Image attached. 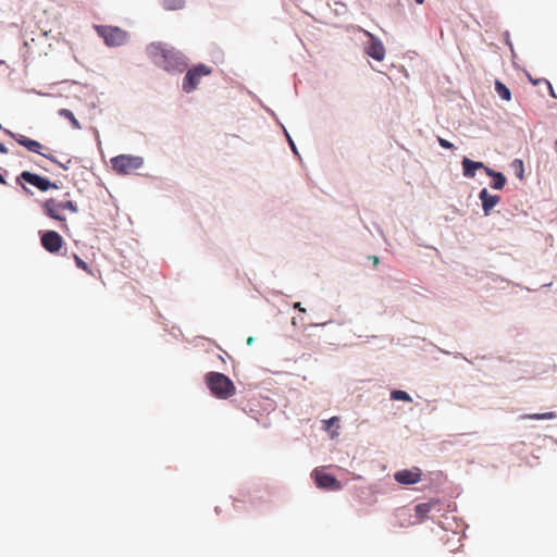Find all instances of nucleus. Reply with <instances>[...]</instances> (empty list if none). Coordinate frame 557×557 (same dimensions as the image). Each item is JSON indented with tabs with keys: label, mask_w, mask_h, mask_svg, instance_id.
I'll return each instance as SVG.
<instances>
[{
	"label": "nucleus",
	"mask_w": 557,
	"mask_h": 557,
	"mask_svg": "<svg viewBox=\"0 0 557 557\" xmlns=\"http://www.w3.org/2000/svg\"><path fill=\"white\" fill-rule=\"evenodd\" d=\"M0 183L5 185L7 184V181L4 180V177L0 174Z\"/></svg>",
	"instance_id": "nucleus-31"
},
{
	"label": "nucleus",
	"mask_w": 557,
	"mask_h": 557,
	"mask_svg": "<svg viewBox=\"0 0 557 557\" xmlns=\"http://www.w3.org/2000/svg\"><path fill=\"white\" fill-rule=\"evenodd\" d=\"M417 3L422 4L424 0H416Z\"/></svg>",
	"instance_id": "nucleus-33"
},
{
	"label": "nucleus",
	"mask_w": 557,
	"mask_h": 557,
	"mask_svg": "<svg viewBox=\"0 0 557 557\" xmlns=\"http://www.w3.org/2000/svg\"><path fill=\"white\" fill-rule=\"evenodd\" d=\"M461 164H462V169H463V175L469 178L474 177L476 170H479V169L484 170V168H486L483 162L472 161L466 157L462 159Z\"/></svg>",
	"instance_id": "nucleus-14"
},
{
	"label": "nucleus",
	"mask_w": 557,
	"mask_h": 557,
	"mask_svg": "<svg viewBox=\"0 0 557 557\" xmlns=\"http://www.w3.org/2000/svg\"><path fill=\"white\" fill-rule=\"evenodd\" d=\"M42 209L47 216H49L53 220H57L59 222H62V227L67 228V225L65 223L66 219L62 215L63 209L59 201H57L53 198L47 199L42 203Z\"/></svg>",
	"instance_id": "nucleus-12"
},
{
	"label": "nucleus",
	"mask_w": 557,
	"mask_h": 557,
	"mask_svg": "<svg viewBox=\"0 0 557 557\" xmlns=\"http://www.w3.org/2000/svg\"><path fill=\"white\" fill-rule=\"evenodd\" d=\"M336 435H337V433H336V432H333V433L331 434V437H334V436H336Z\"/></svg>",
	"instance_id": "nucleus-35"
},
{
	"label": "nucleus",
	"mask_w": 557,
	"mask_h": 557,
	"mask_svg": "<svg viewBox=\"0 0 557 557\" xmlns=\"http://www.w3.org/2000/svg\"><path fill=\"white\" fill-rule=\"evenodd\" d=\"M540 81H532L533 85H537Z\"/></svg>",
	"instance_id": "nucleus-34"
},
{
	"label": "nucleus",
	"mask_w": 557,
	"mask_h": 557,
	"mask_svg": "<svg viewBox=\"0 0 557 557\" xmlns=\"http://www.w3.org/2000/svg\"><path fill=\"white\" fill-rule=\"evenodd\" d=\"M252 342H253V338L252 337H248L247 344L250 345Z\"/></svg>",
	"instance_id": "nucleus-32"
},
{
	"label": "nucleus",
	"mask_w": 557,
	"mask_h": 557,
	"mask_svg": "<svg viewBox=\"0 0 557 557\" xmlns=\"http://www.w3.org/2000/svg\"><path fill=\"white\" fill-rule=\"evenodd\" d=\"M164 8L170 10H177L183 8L184 0H162Z\"/></svg>",
	"instance_id": "nucleus-21"
},
{
	"label": "nucleus",
	"mask_w": 557,
	"mask_h": 557,
	"mask_svg": "<svg viewBox=\"0 0 557 557\" xmlns=\"http://www.w3.org/2000/svg\"><path fill=\"white\" fill-rule=\"evenodd\" d=\"M364 35L369 37V44L366 47V53L376 61H383L385 58V48L383 42L368 30H363Z\"/></svg>",
	"instance_id": "nucleus-9"
},
{
	"label": "nucleus",
	"mask_w": 557,
	"mask_h": 557,
	"mask_svg": "<svg viewBox=\"0 0 557 557\" xmlns=\"http://www.w3.org/2000/svg\"><path fill=\"white\" fill-rule=\"evenodd\" d=\"M0 153H8V149L4 144L0 143Z\"/></svg>",
	"instance_id": "nucleus-28"
},
{
	"label": "nucleus",
	"mask_w": 557,
	"mask_h": 557,
	"mask_svg": "<svg viewBox=\"0 0 557 557\" xmlns=\"http://www.w3.org/2000/svg\"><path fill=\"white\" fill-rule=\"evenodd\" d=\"M113 170L119 174H131L143 165L139 157L121 154L111 160Z\"/></svg>",
	"instance_id": "nucleus-4"
},
{
	"label": "nucleus",
	"mask_w": 557,
	"mask_h": 557,
	"mask_svg": "<svg viewBox=\"0 0 557 557\" xmlns=\"http://www.w3.org/2000/svg\"><path fill=\"white\" fill-rule=\"evenodd\" d=\"M312 475L315 480L317 486L330 491H338L342 488V484L335 476L324 472L322 469H314Z\"/></svg>",
	"instance_id": "nucleus-8"
},
{
	"label": "nucleus",
	"mask_w": 557,
	"mask_h": 557,
	"mask_svg": "<svg viewBox=\"0 0 557 557\" xmlns=\"http://www.w3.org/2000/svg\"><path fill=\"white\" fill-rule=\"evenodd\" d=\"M515 163H518V165L520 168V172H519L518 176L520 178H523V163H522V161L521 160H515Z\"/></svg>",
	"instance_id": "nucleus-26"
},
{
	"label": "nucleus",
	"mask_w": 557,
	"mask_h": 557,
	"mask_svg": "<svg viewBox=\"0 0 557 557\" xmlns=\"http://www.w3.org/2000/svg\"><path fill=\"white\" fill-rule=\"evenodd\" d=\"M484 171L485 173L493 177L494 181L492 183V187L494 189H503L505 184H506V177L504 176L503 173L500 172H495L494 170L490 169V168H484Z\"/></svg>",
	"instance_id": "nucleus-15"
},
{
	"label": "nucleus",
	"mask_w": 557,
	"mask_h": 557,
	"mask_svg": "<svg viewBox=\"0 0 557 557\" xmlns=\"http://www.w3.org/2000/svg\"><path fill=\"white\" fill-rule=\"evenodd\" d=\"M18 183L24 181L35 187H37L41 191H47L50 188H57V185L52 183L47 177H42L35 173L23 171L16 180Z\"/></svg>",
	"instance_id": "nucleus-7"
},
{
	"label": "nucleus",
	"mask_w": 557,
	"mask_h": 557,
	"mask_svg": "<svg viewBox=\"0 0 557 557\" xmlns=\"http://www.w3.org/2000/svg\"><path fill=\"white\" fill-rule=\"evenodd\" d=\"M555 418H556V413L553 411H548L545 413L525 414L522 417V419H530V420H552Z\"/></svg>",
	"instance_id": "nucleus-19"
},
{
	"label": "nucleus",
	"mask_w": 557,
	"mask_h": 557,
	"mask_svg": "<svg viewBox=\"0 0 557 557\" xmlns=\"http://www.w3.org/2000/svg\"><path fill=\"white\" fill-rule=\"evenodd\" d=\"M21 146L25 147L28 151H32V152H35V153H38V154H41L42 157L49 159L50 161L57 163L58 165H60L61 168L63 169H66L65 165H63L61 162L57 161L54 157L52 156H49V154H46L44 152H41V149H42V145L37 141V140H34V139H30L24 135H21V134H13L11 132H8Z\"/></svg>",
	"instance_id": "nucleus-6"
},
{
	"label": "nucleus",
	"mask_w": 557,
	"mask_h": 557,
	"mask_svg": "<svg viewBox=\"0 0 557 557\" xmlns=\"http://www.w3.org/2000/svg\"><path fill=\"white\" fill-rule=\"evenodd\" d=\"M543 81L547 84V86H548V88H549V90H550V94L554 96V90H553V87H552V85L549 84V82H547L546 79H543Z\"/></svg>",
	"instance_id": "nucleus-29"
},
{
	"label": "nucleus",
	"mask_w": 557,
	"mask_h": 557,
	"mask_svg": "<svg viewBox=\"0 0 557 557\" xmlns=\"http://www.w3.org/2000/svg\"><path fill=\"white\" fill-rule=\"evenodd\" d=\"M479 198L482 201V209L485 215H488L491 210L499 202L500 197L497 195H491L486 188H483Z\"/></svg>",
	"instance_id": "nucleus-13"
},
{
	"label": "nucleus",
	"mask_w": 557,
	"mask_h": 557,
	"mask_svg": "<svg viewBox=\"0 0 557 557\" xmlns=\"http://www.w3.org/2000/svg\"><path fill=\"white\" fill-rule=\"evenodd\" d=\"M295 308L299 309L300 311H305V309L300 307V302L295 304Z\"/></svg>",
	"instance_id": "nucleus-30"
},
{
	"label": "nucleus",
	"mask_w": 557,
	"mask_h": 557,
	"mask_svg": "<svg viewBox=\"0 0 557 557\" xmlns=\"http://www.w3.org/2000/svg\"><path fill=\"white\" fill-rule=\"evenodd\" d=\"M391 398L394 400H405V401H411V397L409 394L405 391H393L391 393Z\"/></svg>",
	"instance_id": "nucleus-20"
},
{
	"label": "nucleus",
	"mask_w": 557,
	"mask_h": 557,
	"mask_svg": "<svg viewBox=\"0 0 557 557\" xmlns=\"http://www.w3.org/2000/svg\"><path fill=\"white\" fill-rule=\"evenodd\" d=\"M59 115L67 119L74 129H81L82 125L79 124L78 120L74 116L73 112L69 109H60L58 111Z\"/></svg>",
	"instance_id": "nucleus-16"
},
{
	"label": "nucleus",
	"mask_w": 557,
	"mask_h": 557,
	"mask_svg": "<svg viewBox=\"0 0 557 557\" xmlns=\"http://www.w3.org/2000/svg\"><path fill=\"white\" fill-rule=\"evenodd\" d=\"M61 207L63 210H69L71 211L72 213H76L78 211L77 209V206L75 205V202L71 201V200H67L65 202H60Z\"/></svg>",
	"instance_id": "nucleus-24"
},
{
	"label": "nucleus",
	"mask_w": 557,
	"mask_h": 557,
	"mask_svg": "<svg viewBox=\"0 0 557 557\" xmlns=\"http://www.w3.org/2000/svg\"><path fill=\"white\" fill-rule=\"evenodd\" d=\"M324 430L330 432L333 426L339 428V419L337 417H332L329 420L323 421Z\"/></svg>",
	"instance_id": "nucleus-23"
},
{
	"label": "nucleus",
	"mask_w": 557,
	"mask_h": 557,
	"mask_svg": "<svg viewBox=\"0 0 557 557\" xmlns=\"http://www.w3.org/2000/svg\"><path fill=\"white\" fill-rule=\"evenodd\" d=\"M74 261L79 269H82L83 271L90 275H94L92 270L89 268V265L77 255H74Z\"/></svg>",
	"instance_id": "nucleus-22"
},
{
	"label": "nucleus",
	"mask_w": 557,
	"mask_h": 557,
	"mask_svg": "<svg viewBox=\"0 0 557 557\" xmlns=\"http://www.w3.org/2000/svg\"><path fill=\"white\" fill-rule=\"evenodd\" d=\"M95 29L109 47L122 46L127 40V33L117 26L97 25Z\"/></svg>",
	"instance_id": "nucleus-3"
},
{
	"label": "nucleus",
	"mask_w": 557,
	"mask_h": 557,
	"mask_svg": "<svg viewBox=\"0 0 557 557\" xmlns=\"http://www.w3.org/2000/svg\"><path fill=\"white\" fill-rule=\"evenodd\" d=\"M421 470L418 467L399 470L394 473V479L403 485H412L421 481Z\"/></svg>",
	"instance_id": "nucleus-11"
},
{
	"label": "nucleus",
	"mask_w": 557,
	"mask_h": 557,
	"mask_svg": "<svg viewBox=\"0 0 557 557\" xmlns=\"http://www.w3.org/2000/svg\"><path fill=\"white\" fill-rule=\"evenodd\" d=\"M147 53L152 62L163 70L184 72L187 67L185 55L173 47L161 42H153L147 47Z\"/></svg>",
	"instance_id": "nucleus-1"
},
{
	"label": "nucleus",
	"mask_w": 557,
	"mask_h": 557,
	"mask_svg": "<svg viewBox=\"0 0 557 557\" xmlns=\"http://www.w3.org/2000/svg\"><path fill=\"white\" fill-rule=\"evenodd\" d=\"M370 259L372 260L374 267H376L380 262V259L376 256H372L370 257Z\"/></svg>",
	"instance_id": "nucleus-27"
},
{
	"label": "nucleus",
	"mask_w": 557,
	"mask_h": 557,
	"mask_svg": "<svg viewBox=\"0 0 557 557\" xmlns=\"http://www.w3.org/2000/svg\"><path fill=\"white\" fill-rule=\"evenodd\" d=\"M211 72V67L205 64H198L197 66L190 69L184 77L183 90L188 94L194 91L199 85L201 77L210 75Z\"/></svg>",
	"instance_id": "nucleus-5"
},
{
	"label": "nucleus",
	"mask_w": 557,
	"mask_h": 557,
	"mask_svg": "<svg viewBox=\"0 0 557 557\" xmlns=\"http://www.w3.org/2000/svg\"><path fill=\"white\" fill-rule=\"evenodd\" d=\"M431 509H432L431 503L418 504L414 507L416 515L420 520L425 519L428 517L429 512L431 511Z\"/></svg>",
	"instance_id": "nucleus-18"
},
{
	"label": "nucleus",
	"mask_w": 557,
	"mask_h": 557,
	"mask_svg": "<svg viewBox=\"0 0 557 557\" xmlns=\"http://www.w3.org/2000/svg\"><path fill=\"white\" fill-rule=\"evenodd\" d=\"M495 90L503 100L510 101L511 92L500 81L495 82Z\"/></svg>",
	"instance_id": "nucleus-17"
},
{
	"label": "nucleus",
	"mask_w": 557,
	"mask_h": 557,
	"mask_svg": "<svg viewBox=\"0 0 557 557\" xmlns=\"http://www.w3.org/2000/svg\"><path fill=\"white\" fill-rule=\"evenodd\" d=\"M438 144L442 148H445V149H454L455 148V146L450 141H448L442 137H438Z\"/></svg>",
	"instance_id": "nucleus-25"
},
{
	"label": "nucleus",
	"mask_w": 557,
	"mask_h": 557,
	"mask_svg": "<svg viewBox=\"0 0 557 557\" xmlns=\"http://www.w3.org/2000/svg\"><path fill=\"white\" fill-rule=\"evenodd\" d=\"M206 383L211 394L219 399H228L236 393V387L231 379L220 372L207 373Z\"/></svg>",
	"instance_id": "nucleus-2"
},
{
	"label": "nucleus",
	"mask_w": 557,
	"mask_h": 557,
	"mask_svg": "<svg viewBox=\"0 0 557 557\" xmlns=\"http://www.w3.org/2000/svg\"><path fill=\"white\" fill-rule=\"evenodd\" d=\"M42 247L50 253H57L62 245L63 238L55 231H46L40 236Z\"/></svg>",
	"instance_id": "nucleus-10"
}]
</instances>
